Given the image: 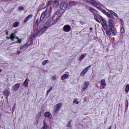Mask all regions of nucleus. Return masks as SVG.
Masks as SVG:
<instances>
[{"instance_id": "1", "label": "nucleus", "mask_w": 129, "mask_h": 129, "mask_svg": "<svg viewBox=\"0 0 129 129\" xmlns=\"http://www.w3.org/2000/svg\"><path fill=\"white\" fill-rule=\"evenodd\" d=\"M47 10L44 11L42 14L40 16V19L39 20V19H37V20L35 22V23L33 26V33L31 35L30 37V39H35L38 35H42L44 32H46L47 31V29H49V27H46V26L44 25V27L39 30L38 29V27H39V23H41L42 21L45 19V17H46V15H47Z\"/></svg>"}, {"instance_id": "2", "label": "nucleus", "mask_w": 129, "mask_h": 129, "mask_svg": "<svg viewBox=\"0 0 129 129\" xmlns=\"http://www.w3.org/2000/svg\"><path fill=\"white\" fill-rule=\"evenodd\" d=\"M94 18H95V20L96 22H97V23H99V24H100L101 22L103 29H105V28H108V25H107L106 21L105 20H104V19H103L102 16L99 15V14H95V15H94Z\"/></svg>"}, {"instance_id": "3", "label": "nucleus", "mask_w": 129, "mask_h": 129, "mask_svg": "<svg viewBox=\"0 0 129 129\" xmlns=\"http://www.w3.org/2000/svg\"><path fill=\"white\" fill-rule=\"evenodd\" d=\"M114 19H109V28L110 29V31L113 34L114 36H115L116 35V29L114 28V27L113 26V24H114V21H113Z\"/></svg>"}, {"instance_id": "4", "label": "nucleus", "mask_w": 129, "mask_h": 129, "mask_svg": "<svg viewBox=\"0 0 129 129\" xmlns=\"http://www.w3.org/2000/svg\"><path fill=\"white\" fill-rule=\"evenodd\" d=\"M60 16H61V11H60V10H58L52 17V20L53 22H55L56 21H58V20H59Z\"/></svg>"}, {"instance_id": "5", "label": "nucleus", "mask_w": 129, "mask_h": 129, "mask_svg": "<svg viewBox=\"0 0 129 129\" xmlns=\"http://www.w3.org/2000/svg\"><path fill=\"white\" fill-rule=\"evenodd\" d=\"M59 8L62 11H66L68 8V4L65 2H62L60 4Z\"/></svg>"}, {"instance_id": "6", "label": "nucleus", "mask_w": 129, "mask_h": 129, "mask_svg": "<svg viewBox=\"0 0 129 129\" xmlns=\"http://www.w3.org/2000/svg\"><path fill=\"white\" fill-rule=\"evenodd\" d=\"M63 30L64 32L68 33V32H70V31H71V26L69 25H66L63 26Z\"/></svg>"}, {"instance_id": "7", "label": "nucleus", "mask_w": 129, "mask_h": 129, "mask_svg": "<svg viewBox=\"0 0 129 129\" xmlns=\"http://www.w3.org/2000/svg\"><path fill=\"white\" fill-rule=\"evenodd\" d=\"M87 3H89V4H91L92 6H94V7H98V4L96 3V0H87Z\"/></svg>"}, {"instance_id": "8", "label": "nucleus", "mask_w": 129, "mask_h": 129, "mask_svg": "<svg viewBox=\"0 0 129 129\" xmlns=\"http://www.w3.org/2000/svg\"><path fill=\"white\" fill-rule=\"evenodd\" d=\"M16 33H17V31H15L14 33H12L11 37L7 36L6 39H11L12 41H14L16 39Z\"/></svg>"}, {"instance_id": "9", "label": "nucleus", "mask_w": 129, "mask_h": 129, "mask_svg": "<svg viewBox=\"0 0 129 129\" xmlns=\"http://www.w3.org/2000/svg\"><path fill=\"white\" fill-rule=\"evenodd\" d=\"M20 88V83H18L15 84L14 86L12 87V91H17Z\"/></svg>"}, {"instance_id": "10", "label": "nucleus", "mask_w": 129, "mask_h": 129, "mask_svg": "<svg viewBox=\"0 0 129 129\" xmlns=\"http://www.w3.org/2000/svg\"><path fill=\"white\" fill-rule=\"evenodd\" d=\"M105 16H106L108 18H109L110 19H111V20H114L115 18H114V17L113 16V15L112 14H111V13H109V12H106L105 13Z\"/></svg>"}, {"instance_id": "11", "label": "nucleus", "mask_w": 129, "mask_h": 129, "mask_svg": "<svg viewBox=\"0 0 129 129\" xmlns=\"http://www.w3.org/2000/svg\"><path fill=\"white\" fill-rule=\"evenodd\" d=\"M30 45L28 43H26L23 46L20 47V50H23V51H26L27 49L29 47Z\"/></svg>"}, {"instance_id": "12", "label": "nucleus", "mask_w": 129, "mask_h": 129, "mask_svg": "<svg viewBox=\"0 0 129 129\" xmlns=\"http://www.w3.org/2000/svg\"><path fill=\"white\" fill-rule=\"evenodd\" d=\"M52 25V20H48L44 24V26H46L47 28H50V27H51Z\"/></svg>"}, {"instance_id": "13", "label": "nucleus", "mask_w": 129, "mask_h": 129, "mask_svg": "<svg viewBox=\"0 0 129 129\" xmlns=\"http://www.w3.org/2000/svg\"><path fill=\"white\" fill-rule=\"evenodd\" d=\"M104 30L106 31V34L107 36H110V35H111V30H110V28H105V29Z\"/></svg>"}, {"instance_id": "14", "label": "nucleus", "mask_w": 129, "mask_h": 129, "mask_svg": "<svg viewBox=\"0 0 129 129\" xmlns=\"http://www.w3.org/2000/svg\"><path fill=\"white\" fill-rule=\"evenodd\" d=\"M33 18V14H30L29 15H28L24 20V22L26 23L27 22H28V21H30V20H31V19H32Z\"/></svg>"}, {"instance_id": "15", "label": "nucleus", "mask_w": 129, "mask_h": 129, "mask_svg": "<svg viewBox=\"0 0 129 129\" xmlns=\"http://www.w3.org/2000/svg\"><path fill=\"white\" fill-rule=\"evenodd\" d=\"M88 86H89V82H85L84 83L83 90H85V89H87V88H88Z\"/></svg>"}, {"instance_id": "16", "label": "nucleus", "mask_w": 129, "mask_h": 129, "mask_svg": "<svg viewBox=\"0 0 129 129\" xmlns=\"http://www.w3.org/2000/svg\"><path fill=\"white\" fill-rule=\"evenodd\" d=\"M101 85L103 89L106 87V83H105V80L103 79L101 81Z\"/></svg>"}, {"instance_id": "17", "label": "nucleus", "mask_w": 129, "mask_h": 129, "mask_svg": "<svg viewBox=\"0 0 129 129\" xmlns=\"http://www.w3.org/2000/svg\"><path fill=\"white\" fill-rule=\"evenodd\" d=\"M11 94V92H10V91L8 89H6L4 91V95L5 96H7V97H9V96H10V95Z\"/></svg>"}, {"instance_id": "18", "label": "nucleus", "mask_w": 129, "mask_h": 129, "mask_svg": "<svg viewBox=\"0 0 129 129\" xmlns=\"http://www.w3.org/2000/svg\"><path fill=\"white\" fill-rule=\"evenodd\" d=\"M28 81H30V80L29 79L25 80V81L23 83V86L24 87H28L29 85V82H28Z\"/></svg>"}, {"instance_id": "19", "label": "nucleus", "mask_w": 129, "mask_h": 129, "mask_svg": "<svg viewBox=\"0 0 129 129\" xmlns=\"http://www.w3.org/2000/svg\"><path fill=\"white\" fill-rule=\"evenodd\" d=\"M95 8H97V9L98 10H99V11H100L101 12H102V13L104 14V15H105V14H106V11H105V10H103V9H102V8L100 7H95Z\"/></svg>"}, {"instance_id": "20", "label": "nucleus", "mask_w": 129, "mask_h": 129, "mask_svg": "<svg viewBox=\"0 0 129 129\" xmlns=\"http://www.w3.org/2000/svg\"><path fill=\"white\" fill-rule=\"evenodd\" d=\"M86 55H87L86 53H85L82 54L79 58V61H82V60H83V59L85 58V57L86 56Z\"/></svg>"}, {"instance_id": "21", "label": "nucleus", "mask_w": 129, "mask_h": 129, "mask_svg": "<svg viewBox=\"0 0 129 129\" xmlns=\"http://www.w3.org/2000/svg\"><path fill=\"white\" fill-rule=\"evenodd\" d=\"M54 107L55 108V111H59V110H60V107H61V104L60 103H58Z\"/></svg>"}, {"instance_id": "22", "label": "nucleus", "mask_w": 129, "mask_h": 129, "mask_svg": "<svg viewBox=\"0 0 129 129\" xmlns=\"http://www.w3.org/2000/svg\"><path fill=\"white\" fill-rule=\"evenodd\" d=\"M43 125L40 129H48V124L46 123V121L44 120L43 121Z\"/></svg>"}, {"instance_id": "23", "label": "nucleus", "mask_w": 129, "mask_h": 129, "mask_svg": "<svg viewBox=\"0 0 129 129\" xmlns=\"http://www.w3.org/2000/svg\"><path fill=\"white\" fill-rule=\"evenodd\" d=\"M44 116H46V117H49L50 118L52 117V114H51V113L49 112H46L44 113Z\"/></svg>"}, {"instance_id": "24", "label": "nucleus", "mask_w": 129, "mask_h": 129, "mask_svg": "<svg viewBox=\"0 0 129 129\" xmlns=\"http://www.w3.org/2000/svg\"><path fill=\"white\" fill-rule=\"evenodd\" d=\"M68 74H65L61 76V80H64V79H67V78H68Z\"/></svg>"}, {"instance_id": "25", "label": "nucleus", "mask_w": 129, "mask_h": 129, "mask_svg": "<svg viewBox=\"0 0 129 129\" xmlns=\"http://www.w3.org/2000/svg\"><path fill=\"white\" fill-rule=\"evenodd\" d=\"M108 12H109V13L113 15V16H114V17H116V18H117V14L116 13H115V12L111 11V10H108Z\"/></svg>"}, {"instance_id": "26", "label": "nucleus", "mask_w": 129, "mask_h": 129, "mask_svg": "<svg viewBox=\"0 0 129 129\" xmlns=\"http://www.w3.org/2000/svg\"><path fill=\"white\" fill-rule=\"evenodd\" d=\"M69 5L70 6H75L77 5V3H76V2H75V1H71L69 3Z\"/></svg>"}, {"instance_id": "27", "label": "nucleus", "mask_w": 129, "mask_h": 129, "mask_svg": "<svg viewBox=\"0 0 129 129\" xmlns=\"http://www.w3.org/2000/svg\"><path fill=\"white\" fill-rule=\"evenodd\" d=\"M53 5V7H54V8H57V7H58V6H59V2L56 1L55 2H53V3H52Z\"/></svg>"}, {"instance_id": "28", "label": "nucleus", "mask_w": 129, "mask_h": 129, "mask_svg": "<svg viewBox=\"0 0 129 129\" xmlns=\"http://www.w3.org/2000/svg\"><path fill=\"white\" fill-rule=\"evenodd\" d=\"M89 11H90V12H91V13H93L94 12H96V13H97V11H96V10H95V9H94L92 7L89 8Z\"/></svg>"}, {"instance_id": "29", "label": "nucleus", "mask_w": 129, "mask_h": 129, "mask_svg": "<svg viewBox=\"0 0 129 129\" xmlns=\"http://www.w3.org/2000/svg\"><path fill=\"white\" fill-rule=\"evenodd\" d=\"M42 115V112H39L36 115V118L37 119H39V118H40V117H41Z\"/></svg>"}, {"instance_id": "30", "label": "nucleus", "mask_w": 129, "mask_h": 129, "mask_svg": "<svg viewBox=\"0 0 129 129\" xmlns=\"http://www.w3.org/2000/svg\"><path fill=\"white\" fill-rule=\"evenodd\" d=\"M125 110L127 109V108L128 107V100H126L125 101Z\"/></svg>"}, {"instance_id": "31", "label": "nucleus", "mask_w": 129, "mask_h": 129, "mask_svg": "<svg viewBox=\"0 0 129 129\" xmlns=\"http://www.w3.org/2000/svg\"><path fill=\"white\" fill-rule=\"evenodd\" d=\"M87 72H86L85 70H83L82 72L81 73V76H84V75L86 74Z\"/></svg>"}, {"instance_id": "32", "label": "nucleus", "mask_w": 129, "mask_h": 129, "mask_svg": "<svg viewBox=\"0 0 129 129\" xmlns=\"http://www.w3.org/2000/svg\"><path fill=\"white\" fill-rule=\"evenodd\" d=\"M15 38L17 39L18 41L15 42V43H19V44H21L23 39H19V37H17L16 38L15 37Z\"/></svg>"}, {"instance_id": "33", "label": "nucleus", "mask_w": 129, "mask_h": 129, "mask_svg": "<svg viewBox=\"0 0 129 129\" xmlns=\"http://www.w3.org/2000/svg\"><path fill=\"white\" fill-rule=\"evenodd\" d=\"M125 92H128L129 91V84H127L125 88Z\"/></svg>"}, {"instance_id": "34", "label": "nucleus", "mask_w": 129, "mask_h": 129, "mask_svg": "<svg viewBox=\"0 0 129 129\" xmlns=\"http://www.w3.org/2000/svg\"><path fill=\"white\" fill-rule=\"evenodd\" d=\"M18 26H19V22H16L13 24L14 28H17V27H18Z\"/></svg>"}, {"instance_id": "35", "label": "nucleus", "mask_w": 129, "mask_h": 129, "mask_svg": "<svg viewBox=\"0 0 129 129\" xmlns=\"http://www.w3.org/2000/svg\"><path fill=\"white\" fill-rule=\"evenodd\" d=\"M47 63H49V60H45L42 62V65L44 66V65H46Z\"/></svg>"}, {"instance_id": "36", "label": "nucleus", "mask_w": 129, "mask_h": 129, "mask_svg": "<svg viewBox=\"0 0 129 129\" xmlns=\"http://www.w3.org/2000/svg\"><path fill=\"white\" fill-rule=\"evenodd\" d=\"M18 10L21 12V11H24V10H25V8L23 7L22 6H19Z\"/></svg>"}, {"instance_id": "37", "label": "nucleus", "mask_w": 129, "mask_h": 129, "mask_svg": "<svg viewBox=\"0 0 129 129\" xmlns=\"http://www.w3.org/2000/svg\"><path fill=\"white\" fill-rule=\"evenodd\" d=\"M124 28H123V26H121L120 27V33H124Z\"/></svg>"}, {"instance_id": "38", "label": "nucleus", "mask_w": 129, "mask_h": 129, "mask_svg": "<svg viewBox=\"0 0 129 129\" xmlns=\"http://www.w3.org/2000/svg\"><path fill=\"white\" fill-rule=\"evenodd\" d=\"M72 123V120H71L68 123L67 126L68 127H71V123Z\"/></svg>"}, {"instance_id": "39", "label": "nucleus", "mask_w": 129, "mask_h": 129, "mask_svg": "<svg viewBox=\"0 0 129 129\" xmlns=\"http://www.w3.org/2000/svg\"><path fill=\"white\" fill-rule=\"evenodd\" d=\"M52 2L51 1V0L50 1H47L46 3V5L49 6H51V5H52Z\"/></svg>"}, {"instance_id": "40", "label": "nucleus", "mask_w": 129, "mask_h": 129, "mask_svg": "<svg viewBox=\"0 0 129 129\" xmlns=\"http://www.w3.org/2000/svg\"><path fill=\"white\" fill-rule=\"evenodd\" d=\"M90 67H91V66L87 67L84 70L87 72V71H88V70H89V69H90Z\"/></svg>"}, {"instance_id": "41", "label": "nucleus", "mask_w": 129, "mask_h": 129, "mask_svg": "<svg viewBox=\"0 0 129 129\" xmlns=\"http://www.w3.org/2000/svg\"><path fill=\"white\" fill-rule=\"evenodd\" d=\"M52 89H53V88L52 87H50V89L47 91V95L49 94V93L52 90Z\"/></svg>"}, {"instance_id": "42", "label": "nucleus", "mask_w": 129, "mask_h": 129, "mask_svg": "<svg viewBox=\"0 0 129 129\" xmlns=\"http://www.w3.org/2000/svg\"><path fill=\"white\" fill-rule=\"evenodd\" d=\"M74 103H75L76 104H79V102L78 101H77V100L75 99L74 100Z\"/></svg>"}, {"instance_id": "43", "label": "nucleus", "mask_w": 129, "mask_h": 129, "mask_svg": "<svg viewBox=\"0 0 129 129\" xmlns=\"http://www.w3.org/2000/svg\"><path fill=\"white\" fill-rule=\"evenodd\" d=\"M16 104H14L13 108H12V110H13V112H14V110L16 109Z\"/></svg>"}, {"instance_id": "44", "label": "nucleus", "mask_w": 129, "mask_h": 129, "mask_svg": "<svg viewBox=\"0 0 129 129\" xmlns=\"http://www.w3.org/2000/svg\"><path fill=\"white\" fill-rule=\"evenodd\" d=\"M51 79H52V80H56V79H57V77H56V76H52L51 77Z\"/></svg>"}, {"instance_id": "45", "label": "nucleus", "mask_w": 129, "mask_h": 129, "mask_svg": "<svg viewBox=\"0 0 129 129\" xmlns=\"http://www.w3.org/2000/svg\"><path fill=\"white\" fill-rule=\"evenodd\" d=\"M51 3L53 4L56 2H57L58 0H50Z\"/></svg>"}, {"instance_id": "46", "label": "nucleus", "mask_w": 129, "mask_h": 129, "mask_svg": "<svg viewBox=\"0 0 129 129\" xmlns=\"http://www.w3.org/2000/svg\"><path fill=\"white\" fill-rule=\"evenodd\" d=\"M17 55H19V54H21V51H20V50L17 51Z\"/></svg>"}, {"instance_id": "47", "label": "nucleus", "mask_w": 129, "mask_h": 129, "mask_svg": "<svg viewBox=\"0 0 129 129\" xmlns=\"http://www.w3.org/2000/svg\"><path fill=\"white\" fill-rule=\"evenodd\" d=\"M6 35L7 36L9 35V31H8V30H6Z\"/></svg>"}, {"instance_id": "48", "label": "nucleus", "mask_w": 129, "mask_h": 129, "mask_svg": "<svg viewBox=\"0 0 129 129\" xmlns=\"http://www.w3.org/2000/svg\"><path fill=\"white\" fill-rule=\"evenodd\" d=\"M120 22H121V23H123V20H122V19H120Z\"/></svg>"}, {"instance_id": "49", "label": "nucleus", "mask_w": 129, "mask_h": 129, "mask_svg": "<svg viewBox=\"0 0 129 129\" xmlns=\"http://www.w3.org/2000/svg\"><path fill=\"white\" fill-rule=\"evenodd\" d=\"M89 30H90V31H92V30H93L92 27H90V28H89Z\"/></svg>"}, {"instance_id": "50", "label": "nucleus", "mask_w": 129, "mask_h": 129, "mask_svg": "<svg viewBox=\"0 0 129 129\" xmlns=\"http://www.w3.org/2000/svg\"><path fill=\"white\" fill-rule=\"evenodd\" d=\"M3 2H9V0H3Z\"/></svg>"}, {"instance_id": "51", "label": "nucleus", "mask_w": 129, "mask_h": 129, "mask_svg": "<svg viewBox=\"0 0 129 129\" xmlns=\"http://www.w3.org/2000/svg\"><path fill=\"white\" fill-rule=\"evenodd\" d=\"M112 127V126H110V127L108 129H111Z\"/></svg>"}, {"instance_id": "52", "label": "nucleus", "mask_w": 129, "mask_h": 129, "mask_svg": "<svg viewBox=\"0 0 129 129\" xmlns=\"http://www.w3.org/2000/svg\"><path fill=\"white\" fill-rule=\"evenodd\" d=\"M1 72H2V69H0V73H1Z\"/></svg>"}, {"instance_id": "53", "label": "nucleus", "mask_w": 129, "mask_h": 129, "mask_svg": "<svg viewBox=\"0 0 129 129\" xmlns=\"http://www.w3.org/2000/svg\"><path fill=\"white\" fill-rule=\"evenodd\" d=\"M2 116V114L0 113V118Z\"/></svg>"}, {"instance_id": "54", "label": "nucleus", "mask_w": 129, "mask_h": 129, "mask_svg": "<svg viewBox=\"0 0 129 129\" xmlns=\"http://www.w3.org/2000/svg\"><path fill=\"white\" fill-rule=\"evenodd\" d=\"M10 1H13V0H9V2H10Z\"/></svg>"}]
</instances>
